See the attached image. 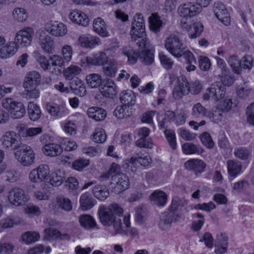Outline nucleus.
I'll return each instance as SVG.
<instances>
[{
    "mask_svg": "<svg viewBox=\"0 0 254 254\" xmlns=\"http://www.w3.org/2000/svg\"><path fill=\"white\" fill-rule=\"evenodd\" d=\"M94 31L103 37H108L110 36L107 30V26L104 20L100 17L95 18L93 22Z\"/></svg>",
    "mask_w": 254,
    "mask_h": 254,
    "instance_id": "obj_25",
    "label": "nucleus"
},
{
    "mask_svg": "<svg viewBox=\"0 0 254 254\" xmlns=\"http://www.w3.org/2000/svg\"><path fill=\"white\" fill-rule=\"evenodd\" d=\"M49 178V168L46 165H39L38 167L33 169L29 175L30 181L34 183L46 182Z\"/></svg>",
    "mask_w": 254,
    "mask_h": 254,
    "instance_id": "obj_11",
    "label": "nucleus"
},
{
    "mask_svg": "<svg viewBox=\"0 0 254 254\" xmlns=\"http://www.w3.org/2000/svg\"><path fill=\"white\" fill-rule=\"evenodd\" d=\"M203 30V26L200 22H197L192 24L189 32V37L191 38H195L199 36Z\"/></svg>",
    "mask_w": 254,
    "mask_h": 254,
    "instance_id": "obj_49",
    "label": "nucleus"
},
{
    "mask_svg": "<svg viewBox=\"0 0 254 254\" xmlns=\"http://www.w3.org/2000/svg\"><path fill=\"white\" fill-rule=\"evenodd\" d=\"M80 207L83 210H87L92 208L94 205L93 199L88 193L82 194L79 200Z\"/></svg>",
    "mask_w": 254,
    "mask_h": 254,
    "instance_id": "obj_40",
    "label": "nucleus"
},
{
    "mask_svg": "<svg viewBox=\"0 0 254 254\" xmlns=\"http://www.w3.org/2000/svg\"><path fill=\"white\" fill-rule=\"evenodd\" d=\"M179 135L185 140H192L195 138L196 134L190 132L189 130L183 127L178 130Z\"/></svg>",
    "mask_w": 254,
    "mask_h": 254,
    "instance_id": "obj_60",
    "label": "nucleus"
},
{
    "mask_svg": "<svg viewBox=\"0 0 254 254\" xmlns=\"http://www.w3.org/2000/svg\"><path fill=\"white\" fill-rule=\"evenodd\" d=\"M207 114V109L200 103L195 104L192 108L191 115L194 118H201Z\"/></svg>",
    "mask_w": 254,
    "mask_h": 254,
    "instance_id": "obj_44",
    "label": "nucleus"
},
{
    "mask_svg": "<svg viewBox=\"0 0 254 254\" xmlns=\"http://www.w3.org/2000/svg\"><path fill=\"white\" fill-rule=\"evenodd\" d=\"M34 35L33 29L30 27H26L16 32L14 40L20 48H27L31 45Z\"/></svg>",
    "mask_w": 254,
    "mask_h": 254,
    "instance_id": "obj_8",
    "label": "nucleus"
},
{
    "mask_svg": "<svg viewBox=\"0 0 254 254\" xmlns=\"http://www.w3.org/2000/svg\"><path fill=\"white\" fill-rule=\"evenodd\" d=\"M185 166L186 169L192 170L195 173H201L204 171L205 164L201 160L192 159L187 161Z\"/></svg>",
    "mask_w": 254,
    "mask_h": 254,
    "instance_id": "obj_29",
    "label": "nucleus"
},
{
    "mask_svg": "<svg viewBox=\"0 0 254 254\" xmlns=\"http://www.w3.org/2000/svg\"><path fill=\"white\" fill-rule=\"evenodd\" d=\"M40 81L41 75L38 72L32 71L27 73L23 86L30 97L38 98L39 97L40 92L37 87Z\"/></svg>",
    "mask_w": 254,
    "mask_h": 254,
    "instance_id": "obj_4",
    "label": "nucleus"
},
{
    "mask_svg": "<svg viewBox=\"0 0 254 254\" xmlns=\"http://www.w3.org/2000/svg\"><path fill=\"white\" fill-rule=\"evenodd\" d=\"M213 11L217 19L224 25L230 24V19L229 13L225 5L221 2H217L214 4Z\"/></svg>",
    "mask_w": 254,
    "mask_h": 254,
    "instance_id": "obj_20",
    "label": "nucleus"
},
{
    "mask_svg": "<svg viewBox=\"0 0 254 254\" xmlns=\"http://www.w3.org/2000/svg\"><path fill=\"white\" fill-rule=\"evenodd\" d=\"M182 150L186 154H201L203 150L199 146L191 143H186L182 145Z\"/></svg>",
    "mask_w": 254,
    "mask_h": 254,
    "instance_id": "obj_43",
    "label": "nucleus"
},
{
    "mask_svg": "<svg viewBox=\"0 0 254 254\" xmlns=\"http://www.w3.org/2000/svg\"><path fill=\"white\" fill-rule=\"evenodd\" d=\"M164 46L171 55L177 58H181V53L185 50L184 43L179 33L170 34L164 41Z\"/></svg>",
    "mask_w": 254,
    "mask_h": 254,
    "instance_id": "obj_3",
    "label": "nucleus"
},
{
    "mask_svg": "<svg viewBox=\"0 0 254 254\" xmlns=\"http://www.w3.org/2000/svg\"><path fill=\"white\" fill-rule=\"evenodd\" d=\"M251 92V88L246 83L239 85L236 89L237 95L241 99H246L249 97Z\"/></svg>",
    "mask_w": 254,
    "mask_h": 254,
    "instance_id": "obj_51",
    "label": "nucleus"
},
{
    "mask_svg": "<svg viewBox=\"0 0 254 254\" xmlns=\"http://www.w3.org/2000/svg\"><path fill=\"white\" fill-rule=\"evenodd\" d=\"M72 54V49L70 46L66 45L62 47V54L64 61L69 62L71 60Z\"/></svg>",
    "mask_w": 254,
    "mask_h": 254,
    "instance_id": "obj_64",
    "label": "nucleus"
},
{
    "mask_svg": "<svg viewBox=\"0 0 254 254\" xmlns=\"http://www.w3.org/2000/svg\"><path fill=\"white\" fill-rule=\"evenodd\" d=\"M198 64L199 68L203 71L208 70L211 66V63L209 59L205 57L200 56L198 58Z\"/></svg>",
    "mask_w": 254,
    "mask_h": 254,
    "instance_id": "obj_63",
    "label": "nucleus"
},
{
    "mask_svg": "<svg viewBox=\"0 0 254 254\" xmlns=\"http://www.w3.org/2000/svg\"><path fill=\"white\" fill-rule=\"evenodd\" d=\"M120 171V166L115 163H113L111 165L108 171L103 174L101 175V178L103 181H106L110 177L111 178L112 176L114 174L121 173Z\"/></svg>",
    "mask_w": 254,
    "mask_h": 254,
    "instance_id": "obj_50",
    "label": "nucleus"
},
{
    "mask_svg": "<svg viewBox=\"0 0 254 254\" xmlns=\"http://www.w3.org/2000/svg\"><path fill=\"white\" fill-rule=\"evenodd\" d=\"M227 62L231 67L234 72L237 74L241 73V60L236 55L230 56L227 60Z\"/></svg>",
    "mask_w": 254,
    "mask_h": 254,
    "instance_id": "obj_48",
    "label": "nucleus"
},
{
    "mask_svg": "<svg viewBox=\"0 0 254 254\" xmlns=\"http://www.w3.org/2000/svg\"><path fill=\"white\" fill-rule=\"evenodd\" d=\"M226 94V88L220 82H215L208 88L203 95L204 100H208L210 98L218 101L224 98Z\"/></svg>",
    "mask_w": 254,
    "mask_h": 254,
    "instance_id": "obj_10",
    "label": "nucleus"
},
{
    "mask_svg": "<svg viewBox=\"0 0 254 254\" xmlns=\"http://www.w3.org/2000/svg\"><path fill=\"white\" fill-rule=\"evenodd\" d=\"M166 138L169 143L170 146L175 149L176 148L177 144L175 132L172 130L166 129L164 131Z\"/></svg>",
    "mask_w": 254,
    "mask_h": 254,
    "instance_id": "obj_61",
    "label": "nucleus"
},
{
    "mask_svg": "<svg viewBox=\"0 0 254 254\" xmlns=\"http://www.w3.org/2000/svg\"><path fill=\"white\" fill-rule=\"evenodd\" d=\"M108 60L106 54L100 51L83 58L81 61L83 64H86L88 65L100 66L106 64Z\"/></svg>",
    "mask_w": 254,
    "mask_h": 254,
    "instance_id": "obj_14",
    "label": "nucleus"
},
{
    "mask_svg": "<svg viewBox=\"0 0 254 254\" xmlns=\"http://www.w3.org/2000/svg\"><path fill=\"white\" fill-rule=\"evenodd\" d=\"M13 18L18 22H23L28 18V14L25 9L22 8H16L13 11Z\"/></svg>",
    "mask_w": 254,
    "mask_h": 254,
    "instance_id": "obj_52",
    "label": "nucleus"
},
{
    "mask_svg": "<svg viewBox=\"0 0 254 254\" xmlns=\"http://www.w3.org/2000/svg\"><path fill=\"white\" fill-rule=\"evenodd\" d=\"M40 237L39 233L35 231H28L21 236V239L26 244H30L37 241Z\"/></svg>",
    "mask_w": 254,
    "mask_h": 254,
    "instance_id": "obj_45",
    "label": "nucleus"
},
{
    "mask_svg": "<svg viewBox=\"0 0 254 254\" xmlns=\"http://www.w3.org/2000/svg\"><path fill=\"white\" fill-rule=\"evenodd\" d=\"M44 154L50 157L58 156L63 152V148L57 143H48L44 145L42 148Z\"/></svg>",
    "mask_w": 254,
    "mask_h": 254,
    "instance_id": "obj_26",
    "label": "nucleus"
},
{
    "mask_svg": "<svg viewBox=\"0 0 254 254\" xmlns=\"http://www.w3.org/2000/svg\"><path fill=\"white\" fill-rule=\"evenodd\" d=\"M123 52L125 55L127 56L128 61L131 64H135L138 58L139 57V54L136 53L130 48L124 49Z\"/></svg>",
    "mask_w": 254,
    "mask_h": 254,
    "instance_id": "obj_56",
    "label": "nucleus"
},
{
    "mask_svg": "<svg viewBox=\"0 0 254 254\" xmlns=\"http://www.w3.org/2000/svg\"><path fill=\"white\" fill-rule=\"evenodd\" d=\"M50 184L54 187H58L62 185L65 180L64 174L59 171L53 173L49 178Z\"/></svg>",
    "mask_w": 254,
    "mask_h": 254,
    "instance_id": "obj_46",
    "label": "nucleus"
},
{
    "mask_svg": "<svg viewBox=\"0 0 254 254\" xmlns=\"http://www.w3.org/2000/svg\"><path fill=\"white\" fill-rule=\"evenodd\" d=\"M151 202L158 206H164L168 200L167 194L163 190H155L149 196Z\"/></svg>",
    "mask_w": 254,
    "mask_h": 254,
    "instance_id": "obj_24",
    "label": "nucleus"
},
{
    "mask_svg": "<svg viewBox=\"0 0 254 254\" xmlns=\"http://www.w3.org/2000/svg\"><path fill=\"white\" fill-rule=\"evenodd\" d=\"M132 108L127 105L119 106L114 110V115L119 119L127 118L132 115Z\"/></svg>",
    "mask_w": 254,
    "mask_h": 254,
    "instance_id": "obj_33",
    "label": "nucleus"
},
{
    "mask_svg": "<svg viewBox=\"0 0 254 254\" xmlns=\"http://www.w3.org/2000/svg\"><path fill=\"white\" fill-rule=\"evenodd\" d=\"M17 138L18 136L14 131H6L2 136V145L6 149L11 148L13 150L14 147L17 145Z\"/></svg>",
    "mask_w": 254,
    "mask_h": 254,
    "instance_id": "obj_23",
    "label": "nucleus"
},
{
    "mask_svg": "<svg viewBox=\"0 0 254 254\" xmlns=\"http://www.w3.org/2000/svg\"><path fill=\"white\" fill-rule=\"evenodd\" d=\"M64 60L63 58L57 55H54L50 57L49 62L50 63V67L52 66H58L62 68L64 65Z\"/></svg>",
    "mask_w": 254,
    "mask_h": 254,
    "instance_id": "obj_62",
    "label": "nucleus"
},
{
    "mask_svg": "<svg viewBox=\"0 0 254 254\" xmlns=\"http://www.w3.org/2000/svg\"><path fill=\"white\" fill-rule=\"evenodd\" d=\"M200 139L203 144L208 148H212L214 145V143L210 135L207 132L202 133L200 135Z\"/></svg>",
    "mask_w": 254,
    "mask_h": 254,
    "instance_id": "obj_57",
    "label": "nucleus"
},
{
    "mask_svg": "<svg viewBox=\"0 0 254 254\" xmlns=\"http://www.w3.org/2000/svg\"><path fill=\"white\" fill-rule=\"evenodd\" d=\"M44 239L47 240H55L59 239L60 232L56 229L48 228L44 230Z\"/></svg>",
    "mask_w": 254,
    "mask_h": 254,
    "instance_id": "obj_53",
    "label": "nucleus"
},
{
    "mask_svg": "<svg viewBox=\"0 0 254 254\" xmlns=\"http://www.w3.org/2000/svg\"><path fill=\"white\" fill-rule=\"evenodd\" d=\"M151 163V157L148 155H141L140 156L131 157L130 159L126 160V168L130 169L132 172L135 171L137 164L143 167L149 166Z\"/></svg>",
    "mask_w": 254,
    "mask_h": 254,
    "instance_id": "obj_16",
    "label": "nucleus"
},
{
    "mask_svg": "<svg viewBox=\"0 0 254 254\" xmlns=\"http://www.w3.org/2000/svg\"><path fill=\"white\" fill-rule=\"evenodd\" d=\"M129 220L130 214H126L124 218V223L125 224V226H123V225L122 224V229L123 230V232L120 233H115L114 234H125L127 235L137 236L138 235L137 231L135 228L130 227Z\"/></svg>",
    "mask_w": 254,
    "mask_h": 254,
    "instance_id": "obj_32",
    "label": "nucleus"
},
{
    "mask_svg": "<svg viewBox=\"0 0 254 254\" xmlns=\"http://www.w3.org/2000/svg\"><path fill=\"white\" fill-rule=\"evenodd\" d=\"M81 71L82 69L79 66L70 64L64 70L63 74L66 80H71L78 75Z\"/></svg>",
    "mask_w": 254,
    "mask_h": 254,
    "instance_id": "obj_36",
    "label": "nucleus"
},
{
    "mask_svg": "<svg viewBox=\"0 0 254 254\" xmlns=\"http://www.w3.org/2000/svg\"><path fill=\"white\" fill-rule=\"evenodd\" d=\"M172 216V213H169V212L163 213L158 224L159 228L162 230L169 229L173 222Z\"/></svg>",
    "mask_w": 254,
    "mask_h": 254,
    "instance_id": "obj_41",
    "label": "nucleus"
},
{
    "mask_svg": "<svg viewBox=\"0 0 254 254\" xmlns=\"http://www.w3.org/2000/svg\"><path fill=\"white\" fill-rule=\"evenodd\" d=\"M78 40L80 45L85 48L93 49L102 44L98 37L90 34L81 35L79 37Z\"/></svg>",
    "mask_w": 254,
    "mask_h": 254,
    "instance_id": "obj_18",
    "label": "nucleus"
},
{
    "mask_svg": "<svg viewBox=\"0 0 254 254\" xmlns=\"http://www.w3.org/2000/svg\"><path fill=\"white\" fill-rule=\"evenodd\" d=\"M38 42L42 49L48 54L54 50V42L51 36L46 33L40 31L37 33Z\"/></svg>",
    "mask_w": 254,
    "mask_h": 254,
    "instance_id": "obj_15",
    "label": "nucleus"
},
{
    "mask_svg": "<svg viewBox=\"0 0 254 254\" xmlns=\"http://www.w3.org/2000/svg\"><path fill=\"white\" fill-rule=\"evenodd\" d=\"M123 209L117 203H111L108 206L101 205L98 209L100 222L106 227H112L114 233H120L122 229V220L118 217L123 215Z\"/></svg>",
    "mask_w": 254,
    "mask_h": 254,
    "instance_id": "obj_1",
    "label": "nucleus"
},
{
    "mask_svg": "<svg viewBox=\"0 0 254 254\" xmlns=\"http://www.w3.org/2000/svg\"><path fill=\"white\" fill-rule=\"evenodd\" d=\"M79 222L80 225L87 230L96 228L97 224L94 218L88 214H83L79 216Z\"/></svg>",
    "mask_w": 254,
    "mask_h": 254,
    "instance_id": "obj_34",
    "label": "nucleus"
},
{
    "mask_svg": "<svg viewBox=\"0 0 254 254\" xmlns=\"http://www.w3.org/2000/svg\"><path fill=\"white\" fill-rule=\"evenodd\" d=\"M107 138V135L104 130L101 128L96 129L93 135V140L98 143H102L104 142Z\"/></svg>",
    "mask_w": 254,
    "mask_h": 254,
    "instance_id": "obj_55",
    "label": "nucleus"
},
{
    "mask_svg": "<svg viewBox=\"0 0 254 254\" xmlns=\"http://www.w3.org/2000/svg\"><path fill=\"white\" fill-rule=\"evenodd\" d=\"M46 30L55 37H63L67 32L66 26L62 22L57 21H50L45 25Z\"/></svg>",
    "mask_w": 254,
    "mask_h": 254,
    "instance_id": "obj_13",
    "label": "nucleus"
},
{
    "mask_svg": "<svg viewBox=\"0 0 254 254\" xmlns=\"http://www.w3.org/2000/svg\"><path fill=\"white\" fill-rule=\"evenodd\" d=\"M87 114L89 118L97 122L103 121L106 118L107 115L106 111L101 108L97 107H92L89 108Z\"/></svg>",
    "mask_w": 254,
    "mask_h": 254,
    "instance_id": "obj_28",
    "label": "nucleus"
},
{
    "mask_svg": "<svg viewBox=\"0 0 254 254\" xmlns=\"http://www.w3.org/2000/svg\"><path fill=\"white\" fill-rule=\"evenodd\" d=\"M87 84L92 88L99 87L102 83V79L101 75L97 73H91L86 77Z\"/></svg>",
    "mask_w": 254,
    "mask_h": 254,
    "instance_id": "obj_39",
    "label": "nucleus"
},
{
    "mask_svg": "<svg viewBox=\"0 0 254 254\" xmlns=\"http://www.w3.org/2000/svg\"><path fill=\"white\" fill-rule=\"evenodd\" d=\"M89 159H79L72 163V167L74 169L80 171L88 166L89 165Z\"/></svg>",
    "mask_w": 254,
    "mask_h": 254,
    "instance_id": "obj_59",
    "label": "nucleus"
},
{
    "mask_svg": "<svg viewBox=\"0 0 254 254\" xmlns=\"http://www.w3.org/2000/svg\"><path fill=\"white\" fill-rule=\"evenodd\" d=\"M120 100L124 105H133L135 102V96L131 90L123 91L120 94Z\"/></svg>",
    "mask_w": 254,
    "mask_h": 254,
    "instance_id": "obj_38",
    "label": "nucleus"
},
{
    "mask_svg": "<svg viewBox=\"0 0 254 254\" xmlns=\"http://www.w3.org/2000/svg\"><path fill=\"white\" fill-rule=\"evenodd\" d=\"M46 110L52 116L61 118L68 114V110L63 105L49 103L46 105Z\"/></svg>",
    "mask_w": 254,
    "mask_h": 254,
    "instance_id": "obj_22",
    "label": "nucleus"
},
{
    "mask_svg": "<svg viewBox=\"0 0 254 254\" xmlns=\"http://www.w3.org/2000/svg\"><path fill=\"white\" fill-rule=\"evenodd\" d=\"M139 40L136 42V44L138 46L140 60L145 64H151L154 61L153 47L147 41Z\"/></svg>",
    "mask_w": 254,
    "mask_h": 254,
    "instance_id": "obj_7",
    "label": "nucleus"
},
{
    "mask_svg": "<svg viewBox=\"0 0 254 254\" xmlns=\"http://www.w3.org/2000/svg\"><path fill=\"white\" fill-rule=\"evenodd\" d=\"M110 185L112 190L119 193L128 189L129 181L127 176L124 173L114 174L111 177Z\"/></svg>",
    "mask_w": 254,
    "mask_h": 254,
    "instance_id": "obj_9",
    "label": "nucleus"
},
{
    "mask_svg": "<svg viewBox=\"0 0 254 254\" xmlns=\"http://www.w3.org/2000/svg\"><path fill=\"white\" fill-rule=\"evenodd\" d=\"M14 155L17 161L23 166H29L35 161V153L30 146L20 143L13 148Z\"/></svg>",
    "mask_w": 254,
    "mask_h": 254,
    "instance_id": "obj_2",
    "label": "nucleus"
},
{
    "mask_svg": "<svg viewBox=\"0 0 254 254\" xmlns=\"http://www.w3.org/2000/svg\"><path fill=\"white\" fill-rule=\"evenodd\" d=\"M118 70V63L115 60H111L107 65L103 67L104 74L109 77H113Z\"/></svg>",
    "mask_w": 254,
    "mask_h": 254,
    "instance_id": "obj_42",
    "label": "nucleus"
},
{
    "mask_svg": "<svg viewBox=\"0 0 254 254\" xmlns=\"http://www.w3.org/2000/svg\"><path fill=\"white\" fill-rule=\"evenodd\" d=\"M93 195L98 200H105L110 195L108 188L105 185H97L92 189Z\"/></svg>",
    "mask_w": 254,
    "mask_h": 254,
    "instance_id": "obj_30",
    "label": "nucleus"
},
{
    "mask_svg": "<svg viewBox=\"0 0 254 254\" xmlns=\"http://www.w3.org/2000/svg\"><path fill=\"white\" fill-rule=\"evenodd\" d=\"M100 91L104 96L113 98L117 94L116 86L113 80H108Z\"/></svg>",
    "mask_w": 254,
    "mask_h": 254,
    "instance_id": "obj_31",
    "label": "nucleus"
},
{
    "mask_svg": "<svg viewBox=\"0 0 254 254\" xmlns=\"http://www.w3.org/2000/svg\"><path fill=\"white\" fill-rule=\"evenodd\" d=\"M8 198L10 203L20 206L28 201L29 196L23 189L15 187L9 191Z\"/></svg>",
    "mask_w": 254,
    "mask_h": 254,
    "instance_id": "obj_12",
    "label": "nucleus"
},
{
    "mask_svg": "<svg viewBox=\"0 0 254 254\" xmlns=\"http://www.w3.org/2000/svg\"><path fill=\"white\" fill-rule=\"evenodd\" d=\"M150 129L146 127L140 128L138 131V135L139 138L135 142L137 146L140 148H153V144L151 139L148 137L150 133Z\"/></svg>",
    "mask_w": 254,
    "mask_h": 254,
    "instance_id": "obj_17",
    "label": "nucleus"
},
{
    "mask_svg": "<svg viewBox=\"0 0 254 254\" xmlns=\"http://www.w3.org/2000/svg\"><path fill=\"white\" fill-rule=\"evenodd\" d=\"M189 82L183 76H180L178 79V84L174 87L173 91V97L176 100L181 99L189 93Z\"/></svg>",
    "mask_w": 254,
    "mask_h": 254,
    "instance_id": "obj_19",
    "label": "nucleus"
},
{
    "mask_svg": "<svg viewBox=\"0 0 254 254\" xmlns=\"http://www.w3.org/2000/svg\"><path fill=\"white\" fill-rule=\"evenodd\" d=\"M57 202L58 205L65 211H69L72 209L71 202L67 198L59 197L57 198Z\"/></svg>",
    "mask_w": 254,
    "mask_h": 254,
    "instance_id": "obj_54",
    "label": "nucleus"
},
{
    "mask_svg": "<svg viewBox=\"0 0 254 254\" xmlns=\"http://www.w3.org/2000/svg\"><path fill=\"white\" fill-rule=\"evenodd\" d=\"M150 27L151 30L155 32L159 31L160 28L163 26L164 23L160 19V17L156 14H152L149 17Z\"/></svg>",
    "mask_w": 254,
    "mask_h": 254,
    "instance_id": "obj_47",
    "label": "nucleus"
},
{
    "mask_svg": "<svg viewBox=\"0 0 254 254\" xmlns=\"http://www.w3.org/2000/svg\"><path fill=\"white\" fill-rule=\"evenodd\" d=\"M145 28L143 16L140 13L136 14L133 17L130 31V35L132 40L136 43L139 40L147 41L145 38Z\"/></svg>",
    "mask_w": 254,
    "mask_h": 254,
    "instance_id": "obj_5",
    "label": "nucleus"
},
{
    "mask_svg": "<svg viewBox=\"0 0 254 254\" xmlns=\"http://www.w3.org/2000/svg\"><path fill=\"white\" fill-rule=\"evenodd\" d=\"M2 105L9 112L13 119H20L25 114L26 110L23 104L21 102H16L11 98L4 99L2 101Z\"/></svg>",
    "mask_w": 254,
    "mask_h": 254,
    "instance_id": "obj_6",
    "label": "nucleus"
},
{
    "mask_svg": "<svg viewBox=\"0 0 254 254\" xmlns=\"http://www.w3.org/2000/svg\"><path fill=\"white\" fill-rule=\"evenodd\" d=\"M227 166L229 175L231 177H236L242 171V165L239 161L233 160H228Z\"/></svg>",
    "mask_w": 254,
    "mask_h": 254,
    "instance_id": "obj_35",
    "label": "nucleus"
},
{
    "mask_svg": "<svg viewBox=\"0 0 254 254\" xmlns=\"http://www.w3.org/2000/svg\"><path fill=\"white\" fill-rule=\"evenodd\" d=\"M19 48L20 47L15 40L8 41L2 47L0 48V58L6 59L13 56Z\"/></svg>",
    "mask_w": 254,
    "mask_h": 254,
    "instance_id": "obj_21",
    "label": "nucleus"
},
{
    "mask_svg": "<svg viewBox=\"0 0 254 254\" xmlns=\"http://www.w3.org/2000/svg\"><path fill=\"white\" fill-rule=\"evenodd\" d=\"M28 114L30 119L33 121L39 119L42 114L39 106L33 102L28 104Z\"/></svg>",
    "mask_w": 254,
    "mask_h": 254,
    "instance_id": "obj_37",
    "label": "nucleus"
},
{
    "mask_svg": "<svg viewBox=\"0 0 254 254\" xmlns=\"http://www.w3.org/2000/svg\"><path fill=\"white\" fill-rule=\"evenodd\" d=\"M69 18L72 22L83 26L88 25L89 22L88 16L85 13L76 10L70 13Z\"/></svg>",
    "mask_w": 254,
    "mask_h": 254,
    "instance_id": "obj_27",
    "label": "nucleus"
},
{
    "mask_svg": "<svg viewBox=\"0 0 254 254\" xmlns=\"http://www.w3.org/2000/svg\"><path fill=\"white\" fill-rule=\"evenodd\" d=\"M220 76V79L222 84L226 86H230L234 82L235 79L233 75L229 74V70L226 72H222Z\"/></svg>",
    "mask_w": 254,
    "mask_h": 254,
    "instance_id": "obj_58",
    "label": "nucleus"
}]
</instances>
